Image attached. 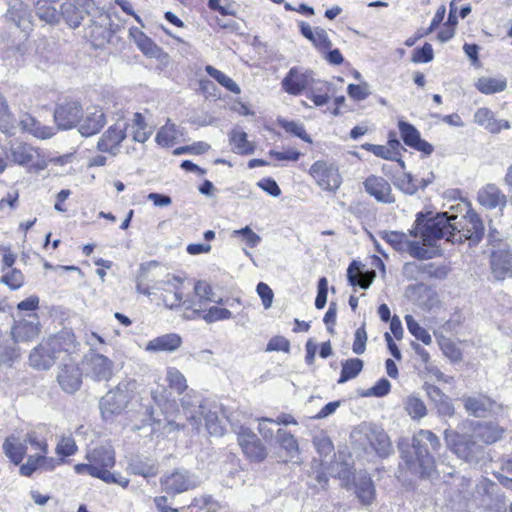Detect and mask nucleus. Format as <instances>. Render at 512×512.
Returning a JSON list of instances; mask_svg holds the SVG:
<instances>
[{"label":"nucleus","mask_w":512,"mask_h":512,"mask_svg":"<svg viewBox=\"0 0 512 512\" xmlns=\"http://www.w3.org/2000/svg\"><path fill=\"white\" fill-rule=\"evenodd\" d=\"M131 35L136 43L137 47L141 50V52L149 58H159L162 52V49L158 47L152 39L146 36L143 32L139 30H135L131 32Z\"/></svg>","instance_id":"nucleus-36"},{"label":"nucleus","mask_w":512,"mask_h":512,"mask_svg":"<svg viewBox=\"0 0 512 512\" xmlns=\"http://www.w3.org/2000/svg\"><path fill=\"white\" fill-rule=\"evenodd\" d=\"M491 273L497 280H504L512 276V253L500 249L494 251L490 258Z\"/></svg>","instance_id":"nucleus-21"},{"label":"nucleus","mask_w":512,"mask_h":512,"mask_svg":"<svg viewBox=\"0 0 512 512\" xmlns=\"http://www.w3.org/2000/svg\"><path fill=\"white\" fill-rule=\"evenodd\" d=\"M37 16L48 24L58 22L59 15L55 7H53L47 0H38L35 4Z\"/></svg>","instance_id":"nucleus-44"},{"label":"nucleus","mask_w":512,"mask_h":512,"mask_svg":"<svg viewBox=\"0 0 512 512\" xmlns=\"http://www.w3.org/2000/svg\"><path fill=\"white\" fill-rule=\"evenodd\" d=\"M159 263L157 261H149L140 265L138 275H137V283H136V291L148 297H154L158 295V291L166 290L164 287V283L154 281L152 285H147L145 282L150 281L149 272L157 268Z\"/></svg>","instance_id":"nucleus-18"},{"label":"nucleus","mask_w":512,"mask_h":512,"mask_svg":"<svg viewBox=\"0 0 512 512\" xmlns=\"http://www.w3.org/2000/svg\"><path fill=\"white\" fill-rule=\"evenodd\" d=\"M474 121L492 134H497L502 129L510 128L508 121L495 119L493 112L488 108H479L474 114Z\"/></svg>","instance_id":"nucleus-31"},{"label":"nucleus","mask_w":512,"mask_h":512,"mask_svg":"<svg viewBox=\"0 0 512 512\" xmlns=\"http://www.w3.org/2000/svg\"><path fill=\"white\" fill-rule=\"evenodd\" d=\"M127 128L128 123L123 119H119L104 132L97 143V149L101 152L116 155L119 151V145L126 138Z\"/></svg>","instance_id":"nucleus-11"},{"label":"nucleus","mask_w":512,"mask_h":512,"mask_svg":"<svg viewBox=\"0 0 512 512\" xmlns=\"http://www.w3.org/2000/svg\"><path fill=\"white\" fill-rule=\"evenodd\" d=\"M366 193L378 202L391 204L395 202L390 183L381 176L370 175L363 182Z\"/></svg>","instance_id":"nucleus-16"},{"label":"nucleus","mask_w":512,"mask_h":512,"mask_svg":"<svg viewBox=\"0 0 512 512\" xmlns=\"http://www.w3.org/2000/svg\"><path fill=\"white\" fill-rule=\"evenodd\" d=\"M416 230L421 235L424 246H434L439 239L452 243L454 228L452 225V211L437 213L426 217L422 213L417 215Z\"/></svg>","instance_id":"nucleus-4"},{"label":"nucleus","mask_w":512,"mask_h":512,"mask_svg":"<svg viewBox=\"0 0 512 512\" xmlns=\"http://www.w3.org/2000/svg\"><path fill=\"white\" fill-rule=\"evenodd\" d=\"M313 444L321 456H328L333 451V444L328 436L319 434L313 438Z\"/></svg>","instance_id":"nucleus-60"},{"label":"nucleus","mask_w":512,"mask_h":512,"mask_svg":"<svg viewBox=\"0 0 512 512\" xmlns=\"http://www.w3.org/2000/svg\"><path fill=\"white\" fill-rule=\"evenodd\" d=\"M87 460L100 471L109 473L115 465V451L111 446H100L87 454Z\"/></svg>","instance_id":"nucleus-26"},{"label":"nucleus","mask_w":512,"mask_h":512,"mask_svg":"<svg viewBox=\"0 0 512 512\" xmlns=\"http://www.w3.org/2000/svg\"><path fill=\"white\" fill-rule=\"evenodd\" d=\"M194 291H195L196 296L199 298V300H198L199 308L195 307L197 304L191 302V304L193 305L191 308L193 315L189 316V318H195L197 316H200V313H202V306L206 302H215V303L221 302V300H216L214 298V293L212 291L211 286L204 281H198L195 284Z\"/></svg>","instance_id":"nucleus-34"},{"label":"nucleus","mask_w":512,"mask_h":512,"mask_svg":"<svg viewBox=\"0 0 512 512\" xmlns=\"http://www.w3.org/2000/svg\"><path fill=\"white\" fill-rule=\"evenodd\" d=\"M355 493L364 505H370L375 498V487L371 477L366 471H359L354 475Z\"/></svg>","instance_id":"nucleus-27"},{"label":"nucleus","mask_w":512,"mask_h":512,"mask_svg":"<svg viewBox=\"0 0 512 512\" xmlns=\"http://www.w3.org/2000/svg\"><path fill=\"white\" fill-rule=\"evenodd\" d=\"M19 125L23 131L29 132L34 137L45 140L55 135V129L50 126L42 125L28 113L21 115Z\"/></svg>","instance_id":"nucleus-29"},{"label":"nucleus","mask_w":512,"mask_h":512,"mask_svg":"<svg viewBox=\"0 0 512 512\" xmlns=\"http://www.w3.org/2000/svg\"><path fill=\"white\" fill-rule=\"evenodd\" d=\"M445 439L452 451L467 462H478L483 454V445L472 435L445 431Z\"/></svg>","instance_id":"nucleus-5"},{"label":"nucleus","mask_w":512,"mask_h":512,"mask_svg":"<svg viewBox=\"0 0 512 512\" xmlns=\"http://www.w3.org/2000/svg\"><path fill=\"white\" fill-rule=\"evenodd\" d=\"M433 48L429 43H425L421 48H417L413 52L412 61L414 63H428L433 60Z\"/></svg>","instance_id":"nucleus-61"},{"label":"nucleus","mask_w":512,"mask_h":512,"mask_svg":"<svg viewBox=\"0 0 512 512\" xmlns=\"http://www.w3.org/2000/svg\"><path fill=\"white\" fill-rule=\"evenodd\" d=\"M477 89L484 94L504 91L507 87L505 78L481 77L476 83Z\"/></svg>","instance_id":"nucleus-38"},{"label":"nucleus","mask_w":512,"mask_h":512,"mask_svg":"<svg viewBox=\"0 0 512 512\" xmlns=\"http://www.w3.org/2000/svg\"><path fill=\"white\" fill-rule=\"evenodd\" d=\"M167 381L170 387L178 393H182L187 388L184 375L176 368H169L167 370Z\"/></svg>","instance_id":"nucleus-51"},{"label":"nucleus","mask_w":512,"mask_h":512,"mask_svg":"<svg viewBox=\"0 0 512 512\" xmlns=\"http://www.w3.org/2000/svg\"><path fill=\"white\" fill-rule=\"evenodd\" d=\"M465 410L472 416L485 417L498 407L497 403L485 395L463 397Z\"/></svg>","instance_id":"nucleus-23"},{"label":"nucleus","mask_w":512,"mask_h":512,"mask_svg":"<svg viewBox=\"0 0 512 512\" xmlns=\"http://www.w3.org/2000/svg\"><path fill=\"white\" fill-rule=\"evenodd\" d=\"M182 345V338L176 333H168L158 336L150 340L145 347L147 352L151 353H172L180 348Z\"/></svg>","instance_id":"nucleus-24"},{"label":"nucleus","mask_w":512,"mask_h":512,"mask_svg":"<svg viewBox=\"0 0 512 512\" xmlns=\"http://www.w3.org/2000/svg\"><path fill=\"white\" fill-rule=\"evenodd\" d=\"M33 0H9L5 18L13 23L22 32L28 33L32 30V13L30 5Z\"/></svg>","instance_id":"nucleus-9"},{"label":"nucleus","mask_w":512,"mask_h":512,"mask_svg":"<svg viewBox=\"0 0 512 512\" xmlns=\"http://www.w3.org/2000/svg\"><path fill=\"white\" fill-rule=\"evenodd\" d=\"M16 127V118L6 98L0 93V130L4 133H12Z\"/></svg>","instance_id":"nucleus-37"},{"label":"nucleus","mask_w":512,"mask_h":512,"mask_svg":"<svg viewBox=\"0 0 512 512\" xmlns=\"http://www.w3.org/2000/svg\"><path fill=\"white\" fill-rule=\"evenodd\" d=\"M180 136V132L177 129L176 125L170 122H167L165 126H163L156 135V141L158 144L162 146H172Z\"/></svg>","instance_id":"nucleus-43"},{"label":"nucleus","mask_w":512,"mask_h":512,"mask_svg":"<svg viewBox=\"0 0 512 512\" xmlns=\"http://www.w3.org/2000/svg\"><path fill=\"white\" fill-rule=\"evenodd\" d=\"M76 451L77 445L71 436L62 437L56 446V453L63 457L74 455Z\"/></svg>","instance_id":"nucleus-55"},{"label":"nucleus","mask_w":512,"mask_h":512,"mask_svg":"<svg viewBox=\"0 0 512 512\" xmlns=\"http://www.w3.org/2000/svg\"><path fill=\"white\" fill-rule=\"evenodd\" d=\"M25 442L34 450L39 451L38 454L48 453V443L44 437H40L36 431H30L25 435Z\"/></svg>","instance_id":"nucleus-52"},{"label":"nucleus","mask_w":512,"mask_h":512,"mask_svg":"<svg viewBox=\"0 0 512 512\" xmlns=\"http://www.w3.org/2000/svg\"><path fill=\"white\" fill-rule=\"evenodd\" d=\"M347 92L348 95L356 101L365 100L370 95L369 85L366 82L359 85H348Z\"/></svg>","instance_id":"nucleus-64"},{"label":"nucleus","mask_w":512,"mask_h":512,"mask_svg":"<svg viewBox=\"0 0 512 512\" xmlns=\"http://www.w3.org/2000/svg\"><path fill=\"white\" fill-rule=\"evenodd\" d=\"M75 348L73 334L61 331L43 340L30 353V365L36 369H49L62 354L67 356Z\"/></svg>","instance_id":"nucleus-3"},{"label":"nucleus","mask_w":512,"mask_h":512,"mask_svg":"<svg viewBox=\"0 0 512 512\" xmlns=\"http://www.w3.org/2000/svg\"><path fill=\"white\" fill-rule=\"evenodd\" d=\"M405 321L407 324V328L409 332L419 341L423 342L425 345H430L432 343V337L428 333V331L420 326V324L413 318L412 315H406Z\"/></svg>","instance_id":"nucleus-47"},{"label":"nucleus","mask_w":512,"mask_h":512,"mask_svg":"<svg viewBox=\"0 0 512 512\" xmlns=\"http://www.w3.org/2000/svg\"><path fill=\"white\" fill-rule=\"evenodd\" d=\"M479 204L485 209L499 208L503 210L507 204V197L495 184H487L477 193Z\"/></svg>","instance_id":"nucleus-19"},{"label":"nucleus","mask_w":512,"mask_h":512,"mask_svg":"<svg viewBox=\"0 0 512 512\" xmlns=\"http://www.w3.org/2000/svg\"><path fill=\"white\" fill-rule=\"evenodd\" d=\"M106 124V116L100 107L93 106L87 108L85 114L82 113V117L78 122V131L84 137L93 136L104 127Z\"/></svg>","instance_id":"nucleus-14"},{"label":"nucleus","mask_w":512,"mask_h":512,"mask_svg":"<svg viewBox=\"0 0 512 512\" xmlns=\"http://www.w3.org/2000/svg\"><path fill=\"white\" fill-rule=\"evenodd\" d=\"M203 314L200 316L207 322L213 323L219 320L230 319L232 317V312L226 308H220L217 306H213L209 308L207 312L202 310Z\"/></svg>","instance_id":"nucleus-50"},{"label":"nucleus","mask_w":512,"mask_h":512,"mask_svg":"<svg viewBox=\"0 0 512 512\" xmlns=\"http://www.w3.org/2000/svg\"><path fill=\"white\" fill-rule=\"evenodd\" d=\"M454 233L452 243L469 242L470 246L478 245L483 239L485 227L480 216L468 203H459L451 207Z\"/></svg>","instance_id":"nucleus-2"},{"label":"nucleus","mask_w":512,"mask_h":512,"mask_svg":"<svg viewBox=\"0 0 512 512\" xmlns=\"http://www.w3.org/2000/svg\"><path fill=\"white\" fill-rule=\"evenodd\" d=\"M230 142L233 145V151L238 154H251L254 151L253 145L247 140V134L241 130L231 131Z\"/></svg>","instance_id":"nucleus-41"},{"label":"nucleus","mask_w":512,"mask_h":512,"mask_svg":"<svg viewBox=\"0 0 512 512\" xmlns=\"http://www.w3.org/2000/svg\"><path fill=\"white\" fill-rule=\"evenodd\" d=\"M398 127L401 137L406 145L412 147L417 143V140L420 138V133L413 125L405 121H399Z\"/></svg>","instance_id":"nucleus-49"},{"label":"nucleus","mask_w":512,"mask_h":512,"mask_svg":"<svg viewBox=\"0 0 512 512\" xmlns=\"http://www.w3.org/2000/svg\"><path fill=\"white\" fill-rule=\"evenodd\" d=\"M379 235L396 251L404 252V249H407L408 236L405 233L398 231H380Z\"/></svg>","instance_id":"nucleus-45"},{"label":"nucleus","mask_w":512,"mask_h":512,"mask_svg":"<svg viewBox=\"0 0 512 512\" xmlns=\"http://www.w3.org/2000/svg\"><path fill=\"white\" fill-rule=\"evenodd\" d=\"M86 374L96 381H108L113 374V362L106 356L90 352L86 356Z\"/></svg>","instance_id":"nucleus-12"},{"label":"nucleus","mask_w":512,"mask_h":512,"mask_svg":"<svg viewBox=\"0 0 512 512\" xmlns=\"http://www.w3.org/2000/svg\"><path fill=\"white\" fill-rule=\"evenodd\" d=\"M208 7L213 11L219 12L223 16L236 15L234 5L228 0H208Z\"/></svg>","instance_id":"nucleus-57"},{"label":"nucleus","mask_w":512,"mask_h":512,"mask_svg":"<svg viewBox=\"0 0 512 512\" xmlns=\"http://www.w3.org/2000/svg\"><path fill=\"white\" fill-rule=\"evenodd\" d=\"M11 161L21 166L34 164L39 158V151L32 145L24 142L13 143L9 149Z\"/></svg>","instance_id":"nucleus-25"},{"label":"nucleus","mask_w":512,"mask_h":512,"mask_svg":"<svg viewBox=\"0 0 512 512\" xmlns=\"http://www.w3.org/2000/svg\"><path fill=\"white\" fill-rule=\"evenodd\" d=\"M375 276L376 275L374 271L360 273V264L356 261H353L347 270V278L349 283L352 286H359L363 289H368L370 287L374 281Z\"/></svg>","instance_id":"nucleus-33"},{"label":"nucleus","mask_w":512,"mask_h":512,"mask_svg":"<svg viewBox=\"0 0 512 512\" xmlns=\"http://www.w3.org/2000/svg\"><path fill=\"white\" fill-rule=\"evenodd\" d=\"M129 400L127 384H119L101 398L99 407L102 417L108 420L119 415L126 408Z\"/></svg>","instance_id":"nucleus-7"},{"label":"nucleus","mask_w":512,"mask_h":512,"mask_svg":"<svg viewBox=\"0 0 512 512\" xmlns=\"http://www.w3.org/2000/svg\"><path fill=\"white\" fill-rule=\"evenodd\" d=\"M205 71L210 77L215 79L220 85L225 87L230 92H233L235 94H239L241 92L240 87L237 85L235 81H233L229 76H227L220 70L216 69L215 67L207 65L205 67Z\"/></svg>","instance_id":"nucleus-42"},{"label":"nucleus","mask_w":512,"mask_h":512,"mask_svg":"<svg viewBox=\"0 0 512 512\" xmlns=\"http://www.w3.org/2000/svg\"><path fill=\"white\" fill-rule=\"evenodd\" d=\"M312 72L293 67L282 80V88L291 95H299L313 82Z\"/></svg>","instance_id":"nucleus-15"},{"label":"nucleus","mask_w":512,"mask_h":512,"mask_svg":"<svg viewBox=\"0 0 512 512\" xmlns=\"http://www.w3.org/2000/svg\"><path fill=\"white\" fill-rule=\"evenodd\" d=\"M3 451L13 464L19 465L27 453L25 437L20 439L14 434L8 436L4 440Z\"/></svg>","instance_id":"nucleus-28"},{"label":"nucleus","mask_w":512,"mask_h":512,"mask_svg":"<svg viewBox=\"0 0 512 512\" xmlns=\"http://www.w3.org/2000/svg\"><path fill=\"white\" fill-rule=\"evenodd\" d=\"M74 469L77 474H88L92 477H95V478H98L101 480H107L108 479L107 477L109 476L108 473L98 470L92 464V462L77 464V465H75Z\"/></svg>","instance_id":"nucleus-59"},{"label":"nucleus","mask_w":512,"mask_h":512,"mask_svg":"<svg viewBox=\"0 0 512 512\" xmlns=\"http://www.w3.org/2000/svg\"><path fill=\"white\" fill-rule=\"evenodd\" d=\"M244 453L252 460L254 461H262L267 456V452L265 447L260 442L259 438L252 443L250 446H248Z\"/></svg>","instance_id":"nucleus-63"},{"label":"nucleus","mask_w":512,"mask_h":512,"mask_svg":"<svg viewBox=\"0 0 512 512\" xmlns=\"http://www.w3.org/2000/svg\"><path fill=\"white\" fill-rule=\"evenodd\" d=\"M128 471L144 478L154 477L158 474V464L155 460L144 456H132L129 460Z\"/></svg>","instance_id":"nucleus-30"},{"label":"nucleus","mask_w":512,"mask_h":512,"mask_svg":"<svg viewBox=\"0 0 512 512\" xmlns=\"http://www.w3.org/2000/svg\"><path fill=\"white\" fill-rule=\"evenodd\" d=\"M503 428L492 422L479 423L474 428V437L483 444H492L500 440L503 435Z\"/></svg>","instance_id":"nucleus-32"},{"label":"nucleus","mask_w":512,"mask_h":512,"mask_svg":"<svg viewBox=\"0 0 512 512\" xmlns=\"http://www.w3.org/2000/svg\"><path fill=\"white\" fill-rule=\"evenodd\" d=\"M412 447L415 452L416 459L408 452L402 451L403 463L400 464V470H407L412 475L421 478H428L435 469L434 459L431 451L435 452L440 447L439 438L429 430H420L412 439Z\"/></svg>","instance_id":"nucleus-1"},{"label":"nucleus","mask_w":512,"mask_h":512,"mask_svg":"<svg viewBox=\"0 0 512 512\" xmlns=\"http://www.w3.org/2000/svg\"><path fill=\"white\" fill-rule=\"evenodd\" d=\"M11 333L15 342H28L34 340L40 333L37 315H29V319H22L16 322Z\"/></svg>","instance_id":"nucleus-20"},{"label":"nucleus","mask_w":512,"mask_h":512,"mask_svg":"<svg viewBox=\"0 0 512 512\" xmlns=\"http://www.w3.org/2000/svg\"><path fill=\"white\" fill-rule=\"evenodd\" d=\"M311 42L320 51H325L332 47L327 31L321 27H315V35Z\"/></svg>","instance_id":"nucleus-56"},{"label":"nucleus","mask_w":512,"mask_h":512,"mask_svg":"<svg viewBox=\"0 0 512 512\" xmlns=\"http://www.w3.org/2000/svg\"><path fill=\"white\" fill-rule=\"evenodd\" d=\"M181 405L186 418L199 430L200 415L204 413V407L200 401L187 394L181 399Z\"/></svg>","instance_id":"nucleus-35"},{"label":"nucleus","mask_w":512,"mask_h":512,"mask_svg":"<svg viewBox=\"0 0 512 512\" xmlns=\"http://www.w3.org/2000/svg\"><path fill=\"white\" fill-rule=\"evenodd\" d=\"M234 236H242L250 248L256 247L261 242V237L256 234L249 226L233 231Z\"/></svg>","instance_id":"nucleus-62"},{"label":"nucleus","mask_w":512,"mask_h":512,"mask_svg":"<svg viewBox=\"0 0 512 512\" xmlns=\"http://www.w3.org/2000/svg\"><path fill=\"white\" fill-rule=\"evenodd\" d=\"M204 417L206 430L210 435L221 436L224 433V428L221 425L216 412L207 411L200 415Z\"/></svg>","instance_id":"nucleus-48"},{"label":"nucleus","mask_w":512,"mask_h":512,"mask_svg":"<svg viewBox=\"0 0 512 512\" xmlns=\"http://www.w3.org/2000/svg\"><path fill=\"white\" fill-rule=\"evenodd\" d=\"M309 172L323 190L335 191L341 185L342 180L338 168L325 161H316Z\"/></svg>","instance_id":"nucleus-10"},{"label":"nucleus","mask_w":512,"mask_h":512,"mask_svg":"<svg viewBox=\"0 0 512 512\" xmlns=\"http://www.w3.org/2000/svg\"><path fill=\"white\" fill-rule=\"evenodd\" d=\"M404 252L409 253L410 256L417 259H429L432 257V253L420 245L417 241H410L407 239V249Z\"/></svg>","instance_id":"nucleus-58"},{"label":"nucleus","mask_w":512,"mask_h":512,"mask_svg":"<svg viewBox=\"0 0 512 512\" xmlns=\"http://www.w3.org/2000/svg\"><path fill=\"white\" fill-rule=\"evenodd\" d=\"M363 361L359 358L348 359L342 362V370L338 379L339 384H343L358 376L363 369Z\"/></svg>","instance_id":"nucleus-40"},{"label":"nucleus","mask_w":512,"mask_h":512,"mask_svg":"<svg viewBox=\"0 0 512 512\" xmlns=\"http://www.w3.org/2000/svg\"><path fill=\"white\" fill-rule=\"evenodd\" d=\"M277 441L281 448H283L289 458L293 460L299 454V446L296 438L290 432L278 429Z\"/></svg>","instance_id":"nucleus-39"},{"label":"nucleus","mask_w":512,"mask_h":512,"mask_svg":"<svg viewBox=\"0 0 512 512\" xmlns=\"http://www.w3.org/2000/svg\"><path fill=\"white\" fill-rule=\"evenodd\" d=\"M82 106L77 101H68L56 106L54 120L59 129L68 130L77 127L82 117Z\"/></svg>","instance_id":"nucleus-13"},{"label":"nucleus","mask_w":512,"mask_h":512,"mask_svg":"<svg viewBox=\"0 0 512 512\" xmlns=\"http://www.w3.org/2000/svg\"><path fill=\"white\" fill-rule=\"evenodd\" d=\"M281 127L290 134H293L306 142H311V138L307 135L304 126L295 121H280Z\"/></svg>","instance_id":"nucleus-54"},{"label":"nucleus","mask_w":512,"mask_h":512,"mask_svg":"<svg viewBox=\"0 0 512 512\" xmlns=\"http://www.w3.org/2000/svg\"><path fill=\"white\" fill-rule=\"evenodd\" d=\"M367 444L377 452L379 456H387L391 452V442L386 432L378 426L363 427L359 431Z\"/></svg>","instance_id":"nucleus-17"},{"label":"nucleus","mask_w":512,"mask_h":512,"mask_svg":"<svg viewBox=\"0 0 512 512\" xmlns=\"http://www.w3.org/2000/svg\"><path fill=\"white\" fill-rule=\"evenodd\" d=\"M159 282L164 283L166 290L158 291V295L156 297L162 300L166 308L175 309L180 307L182 303L185 305L187 310L192 308L193 305L191 302L183 300L182 278L174 275H168L166 280H160Z\"/></svg>","instance_id":"nucleus-8"},{"label":"nucleus","mask_w":512,"mask_h":512,"mask_svg":"<svg viewBox=\"0 0 512 512\" xmlns=\"http://www.w3.org/2000/svg\"><path fill=\"white\" fill-rule=\"evenodd\" d=\"M0 282L16 290L23 285L24 277L20 270L12 269L1 277Z\"/></svg>","instance_id":"nucleus-53"},{"label":"nucleus","mask_w":512,"mask_h":512,"mask_svg":"<svg viewBox=\"0 0 512 512\" xmlns=\"http://www.w3.org/2000/svg\"><path fill=\"white\" fill-rule=\"evenodd\" d=\"M57 381L65 392L74 393L82 383L81 371L75 364H65L58 372Z\"/></svg>","instance_id":"nucleus-22"},{"label":"nucleus","mask_w":512,"mask_h":512,"mask_svg":"<svg viewBox=\"0 0 512 512\" xmlns=\"http://www.w3.org/2000/svg\"><path fill=\"white\" fill-rule=\"evenodd\" d=\"M160 484L167 494L176 495L198 487L200 481L198 476L186 469H175L172 473L163 475Z\"/></svg>","instance_id":"nucleus-6"},{"label":"nucleus","mask_w":512,"mask_h":512,"mask_svg":"<svg viewBox=\"0 0 512 512\" xmlns=\"http://www.w3.org/2000/svg\"><path fill=\"white\" fill-rule=\"evenodd\" d=\"M404 408L412 419H421L427 414V408L424 402L414 395L407 397Z\"/></svg>","instance_id":"nucleus-46"}]
</instances>
